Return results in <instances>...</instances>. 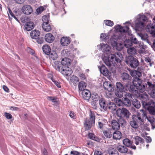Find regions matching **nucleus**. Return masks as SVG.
Segmentation results:
<instances>
[{
	"label": "nucleus",
	"mask_w": 155,
	"mask_h": 155,
	"mask_svg": "<svg viewBox=\"0 0 155 155\" xmlns=\"http://www.w3.org/2000/svg\"><path fill=\"white\" fill-rule=\"evenodd\" d=\"M67 58L63 59L61 62L58 61L54 62V67L56 70L60 72L64 75L70 76L72 74V71L70 68V62Z\"/></svg>",
	"instance_id": "nucleus-1"
},
{
	"label": "nucleus",
	"mask_w": 155,
	"mask_h": 155,
	"mask_svg": "<svg viewBox=\"0 0 155 155\" xmlns=\"http://www.w3.org/2000/svg\"><path fill=\"white\" fill-rule=\"evenodd\" d=\"M131 82L126 84V90L128 89L129 91L131 92H137L138 91L141 93H143L145 90V86L142 84V81L138 78H133L132 84Z\"/></svg>",
	"instance_id": "nucleus-2"
},
{
	"label": "nucleus",
	"mask_w": 155,
	"mask_h": 155,
	"mask_svg": "<svg viewBox=\"0 0 155 155\" xmlns=\"http://www.w3.org/2000/svg\"><path fill=\"white\" fill-rule=\"evenodd\" d=\"M123 59L122 54L120 53H117L115 54H111L109 55L108 57L104 56L103 58V60L105 64L110 68L111 66L114 64L113 61L115 60L117 63H120Z\"/></svg>",
	"instance_id": "nucleus-3"
},
{
	"label": "nucleus",
	"mask_w": 155,
	"mask_h": 155,
	"mask_svg": "<svg viewBox=\"0 0 155 155\" xmlns=\"http://www.w3.org/2000/svg\"><path fill=\"white\" fill-rule=\"evenodd\" d=\"M89 118H86L84 123L86 130H89L95 124V115L94 112L90 110Z\"/></svg>",
	"instance_id": "nucleus-4"
},
{
	"label": "nucleus",
	"mask_w": 155,
	"mask_h": 155,
	"mask_svg": "<svg viewBox=\"0 0 155 155\" xmlns=\"http://www.w3.org/2000/svg\"><path fill=\"white\" fill-rule=\"evenodd\" d=\"M116 114L119 117L124 118L128 120L131 115V113L125 108H119L116 111Z\"/></svg>",
	"instance_id": "nucleus-5"
},
{
	"label": "nucleus",
	"mask_w": 155,
	"mask_h": 155,
	"mask_svg": "<svg viewBox=\"0 0 155 155\" xmlns=\"http://www.w3.org/2000/svg\"><path fill=\"white\" fill-rule=\"evenodd\" d=\"M125 62L131 68H137L139 64V62L138 60L132 56H128L126 58Z\"/></svg>",
	"instance_id": "nucleus-6"
},
{
	"label": "nucleus",
	"mask_w": 155,
	"mask_h": 155,
	"mask_svg": "<svg viewBox=\"0 0 155 155\" xmlns=\"http://www.w3.org/2000/svg\"><path fill=\"white\" fill-rule=\"evenodd\" d=\"M147 20V18L144 15H142L138 18L135 23V29L137 30L140 28L144 27V23L143 22L146 21Z\"/></svg>",
	"instance_id": "nucleus-7"
},
{
	"label": "nucleus",
	"mask_w": 155,
	"mask_h": 155,
	"mask_svg": "<svg viewBox=\"0 0 155 155\" xmlns=\"http://www.w3.org/2000/svg\"><path fill=\"white\" fill-rule=\"evenodd\" d=\"M124 98L122 99L121 100L118 98H116L115 99V101L117 103H119V105L120 103H121L123 105L126 107L130 106L131 105V102L130 100L128 99L127 98L123 97Z\"/></svg>",
	"instance_id": "nucleus-8"
},
{
	"label": "nucleus",
	"mask_w": 155,
	"mask_h": 155,
	"mask_svg": "<svg viewBox=\"0 0 155 155\" xmlns=\"http://www.w3.org/2000/svg\"><path fill=\"white\" fill-rule=\"evenodd\" d=\"M21 11L22 12L26 15H29L33 12L32 8L29 5H25L23 6L22 8Z\"/></svg>",
	"instance_id": "nucleus-9"
},
{
	"label": "nucleus",
	"mask_w": 155,
	"mask_h": 155,
	"mask_svg": "<svg viewBox=\"0 0 155 155\" xmlns=\"http://www.w3.org/2000/svg\"><path fill=\"white\" fill-rule=\"evenodd\" d=\"M109 102L106 101L104 98H103L99 100V103L100 107L104 110H107Z\"/></svg>",
	"instance_id": "nucleus-10"
},
{
	"label": "nucleus",
	"mask_w": 155,
	"mask_h": 155,
	"mask_svg": "<svg viewBox=\"0 0 155 155\" xmlns=\"http://www.w3.org/2000/svg\"><path fill=\"white\" fill-rule=\"evenodd\" d=\"M98 128L100 129L103 130L107 125L108 122L106 119L101 118L98 120Z\"/></svg>",
	"instance_id": "nucleus-11"
},
{
	"label": "nucleus",
	"mask_w": 155,
	"mask_h": 155,
	"mask_svg": "<svg viewBox=\"0 0 155 155\" xmlns=\"http://www.w3.org/2000/svg\"><path fill=\"white\" fill-rule=\"evenodd\" d=\"M154 104L155 102L153 101H151L149 102V104L150 105L147 107V110L149 113L153 115H155V105L152 106L151 105H153Z\"/></svg>",
	"instance_id": "nucleus-12"
},
{
	"label": "nucleus",
	"mask_w": 155,
	"mask_h": 155,
	"mask_svg": "<svg viewBox=\"0 0 155 155\" xmlns=\"http://www.w3.org/2000/svg\"><path fill=\"white\" fill-rule=\"evenodd\" d=\"M121 78L123 81L128 83L130 82L132 80L131 76L125 72H123L121 74Z\"/></svg>",
	"instance_id": "nucleus-13"
},
{
	"label": "nucleus",
	"mask_w": 155,
	"mask_h": 155,
	"mask_svg": "<svg viewBox=\"0 0 155 155\" xmlns=\"http://www.w3.org/2000/svg\"><path fill=\"white\" fill-rule=\"evenodd\" d=\"M81 94L83 98L87 100H89L91 95L90 91L87 89L81 92Z\"/></svg>",
	"instance_id": "nucleus-14"
},
{
	"label": "nucleus",
	"mask_w": 155,
	"mask_h": 155,
	"mask_svg": "<svg viewBox=\"0 0 155 155\" xmlns=\"http://www.w3.org/2000/svg\"><path fill=\"white\" fill-rule=\"evenodd\" d=\"M101 73L105 76H109L110 73L106 67L105 65H103L101 66H98Z\"/></svg>",
	"instance_id": "nucleus-15"
},
{
	"label": "nucleus",
	"mask_w": 155,
	"mask_h": 155,
	"mask_svg": "<svg viewBox=\"0 0 155 155\" xmlns=\"http://www.w3.org/2000/svg\"><path fill=\"white\" fill-rule=\"evenodd\" d=\"M114 27L116 31L123 33H126V30L129 29V26H126L125 28H124L120 25L116 26Z\"/></svg>",
	"instance_id": "nucleus-16"
},
{
	"label": "nucleus",
	"mask_w": 155,
	"mask_h": 155,
	"mask_svg": "<svg viewBox=\"0 0 155 155\" xmlns=\"http://www.w3.org/2000/svg\"><path fill=\"white\" fill-rule=\"evenodd\" d=\"M71 38L69 37H63L60 40L61 44L63 46H67L70 42Z\"/></svg>",
	"instance_id": "nucleus-17"
},
{
	"label": "nucleus",
	"mask_w": 155,
	"mask_h": 155,
	"mask_svg": "<svg viewBox=\"0 0 155 155\" xmlns=\"http://www.w3.org/2000/svg\"><path fill=\"white\" fill-rule=\"evenodd\" d=\"M101 48L102 51L106 54H108L110 52V48L107 44H103L101 45Z\"/></svg>",
	"instance_id": "nucleus-18"
},
{
	"label": "nucleus",
	"mask_w": 155,
	"mask_h": 155,
	"mask_svg": "<svg viewBox=\"0 0 155 155\" xmlns=\"http://www.w3.org/2000/svg\"><path fill=\"white\" fill-rule=\"evenodd\" d=\"M34 27V24L33 22L29 21L26 22L24 25L25 29L27 31H30Z\"/></svg>",
	"instance_id": "nucleus-19"
},
{
	"label": "nucleus",
	"mask_w": 155,
	"mask_h": 155,
	"mask_svg": "<svg viewBox=\"0 0 155 155\" xmlns=\"http://www.w3.org/2000/svg\"><path fill=\"white\" fill-rule=\"evenodd\" d=\"M45 41L49 43L52 42L54 39V37L53 35L51 33L46 34L45 37Z\"/></svg>",
	"instance_id": "nucleus-20"
},
{
	"label": "nucleus",
	"mask_w": 155,
	"mask_h": 155,
	"mask_svg": "<svg viewBox=\"0 0 155 155\" xmlns=\"http://www.w3.org/2000/svg\"><path fill=\"white\" fill-rule=\"evenodd\" d=\"M117 150L120 153H127L128 150L126 147L120 145L117 146Z\"/></svg>",
	"instance_id": "nucleus-21"
},
{
	"label": "nucleus",
	"mask_w": 155,
	"mask_h": 155,
	"mask_svg": "<svg viewBox=\"0 0 155 155\" xmlns=\"http://www.w3.org/2000/svg\"><path fill=\"white\" fill-rule=\"evenodd\" d=\"M40 34V32L38 30H34L31 32L30 35L32 38L35 39L38 38Z\"/></svg>",
	"instance_id": "nucleus-22"
},
{
	"label": "nucleus",
	"mask_w": 155,
	"mask_h": 155,
	"mask_svg": "<svg viewBox=\"0 0 155 155\" xmlns=\"http://www.w3.org/2000/svg\"><path fill=\"white\" fill-rule=\"evenodd\" d=\"M42 49L44 53L47 55L49 54L51 51L50 46L47 45H44L42 47Z\"/></svg>",
	"instance_id": "nucleus-23"
},
{
	"label": "nucleus",
	"mask_w": 155,
	"mask_h": 155,
	"mask_svg": "<svg viewBox=\"0 0 155 155\" xmlns=\"http://www.w3.org/2000/svg\"><path fill=\"white\" fill-rule=\"evenodd\" d=\"M42 26L43 30L47 32L49 31L51 29V26L48 22L43 23L42 24Z\"/></svg>",
	"instance_id": "nucleus-24"
},
{
	"label": "nucleus",
	"mask_w": 155,
	"mask_h": 155,
	"mask_svg": "<svg viewBox=\"0 0 155 155\" xmlns=\"http://www.w3.org/2000/svg\"><path fill=\"white\" fill-rule=\"evenodd\" d=\"M113 137L115 140H119L122 137V134L119 131H116L113 132Z\"/></svg>",
	"instance_id": "nucleus-25"
},
{
	"label": "nucleus",
	"mask_w": 155,
	"mask_h": 155,
	"mask_svg": "<svg viewBox=\"0 0 155 155\" xmlns=\"http://www.w3.org/2000/svg\"><path fill=\"white\" fill-rule=\"evenodd\" d=\"M109 155H118V151L112 147H110L107 150Z\"/></svg>",
	"instance_id": "nucleus-26"
},
{
	"label": "nucleus",
	"mask_w": 155,
	"mask_h": 155,
	"mask_svg": "<svg viewBox=\"0 0 155 155\" xmlns=\"http://www.w3.org/2000/svg\"><path fill=\"white\" fill-rule=\"evenodd\" d=\"M111 125L113 130H119L120 129V125L116 120H113L112 121Z\"/></svg>",
	"instance_id": "nucleus-27"
},
{
	"label": "nucleus",
	"mask_w": 155,
	"mask_h": 155,
	"mask_svg": "<svg viewBox=\"0 0 155 155\" xmlns=\"http://www.w3.org/2000/svg\"><path fill=\"white\" fill-rule=\"evenodd\" d=\"M103 134L107 138H110L112 136L113 131L111 129L104 130L103 131Z\"/></svg>",
	"instance_id": "nucleus-28"
},
{
	"label": "nucleus",
	"mask_w": 155,
	"mask_h": 155,
	"mask_svg": "<svg viewBox=\"0 0 155 155\" xmlns=\"http://www.w3.org/2000/svg\"><path fill=\"white\" fill-rule=\"evenodd\" d=\"M78 87L79 91H82L85 90L87 86V84L86 83L83 81H81L78 83Z\"/></svg>",
	"instance_id": "nucleus-29"
},
{
	"label": "nucleus",
	"mask_w": 155,
	"mask_h": 155,
	"mask_svg": "<svg viewBox=\"0 0 155 155\" xmlns=\"http://www.w3.org/2000/svg\"><path fill=\"white\" fill-rule=\"evenodd\" d=\"M132 104L133 106L137 109L139 108L141 106L140 101L136 99H133L132 101Z\"/></svg>",
	"instance_id": "nucleus-30"
},
{
	"label": "nucleus",
	"mask_w": 155,
	"mask_h": 155,
	"mask_svg": "<svg viewBox=\"0 0 155 155\" xmlns=\"http://www.w3.org/2000/svg\"><path fill=\"white\" fill-rule=\"evenodd\" d=\"M116 88L117 90L125 91L126 90V87H125L120 82H117L116 83Z\"/></svg>",
	"instance_id": "nucleus-31"
},
{
	"label": "nucleus",
	"mask_w": 155,
	"mask_h": 155,
	"mask_svg": "<svg viewBox=\"0 0 155 155\" xmlns=\"http://www.w3.org/2000/svg\"><path fill=\"white\" fill-rule=\"evenodd\" d=\"M48 55L51 60H56L58 57L56 52L54 51H51Z\"/></svg>",
	"instance_id": "nucleus-32"
},
{
	"label": "nucleus",
	"mask_w": 155,
	"mask_h": 155,
	"mask_svg": "<svg viewBox=\"0 0 155 155\" xmlns=\"http://www.w3.org/2000/svg\"><path fill=\"white\" fill-rule=\"evenodd\" d=\"M108 108L109 110L114 111L116 110L117 106L114 103L110 102L108 103Z\"/></svg>",
	"instance_id": "nucleus-33"
},
{
	"label": "nucleus",
	"mask_w": 155,
	"mask_h": 155,
	"mask_svg": "<svg viewBox=\"0 0 155 155\" xmlns=\"http://www.w3.org/2000/svg\"><path fill=\"white\" fill-rule=\"evenodd\" d=\"M135 144L136 145H138L139 143L143 144L144 142V140L143 138L139 136H137L135 137Z\"/></svg>",
	"instance_id": "nucleus-34"
},
{
	"label": "nucleus",
	"mask_w": 155,
	"mask_h": 155,
	"mask_svg": "<svg viewBox=\"0 0 155 155\" xmlns=\"http://www.w3.org/2000/svg\"><path fill=\"white\" fill-rule=\"evenodd\" d=\"M132 142L128 139L126 138L123 141V144L126 147H129L132 145Z\"/></svg>",
	"instance_id": "nucleus-35"
},
{
	"label": "nucleus",
	"mask_w": 155,
	"mask_h": 155,
	"mask_svg": "<svg viewBox=\"0 0 155 155\" xmlns=\"http://www.w3.org/2000/svg\"><path fill=\"white\" fill-rule=\"evenodd\" d=\"M91 97L92 101L97 102L99 100V96L96 93H93L91 94Z\"/></svg>",
	"instance_id": "nucleus-36"
},
{
	"label": "nucleus",
	"mask_w": 155,
	"mask_h": 155,
	"mask_svg": "<svg viewBox=\"0 0 155 155\" xmlns=\"http://www.w3.org/2000/svg\"><path fill=\"white\" fill-rule=\"evenodd\" d=\"M124 46L126 48H129L132 45L131 39H126L124 42Z\"/></svg>",
	"instance_id": "nucleus-37"
},
{
	"label": "nucleus",
	"mask_w": 155,
	"mask_h": 155,
	"mask_svg": "<svg viewBox=\"0 0 155 155\" xmlns=\"http://www.w3.org/2000/svg\"><path fill=\"white\" fill-rule=\"evenodd\" d=\"M139 36L141 37V39L142 40L146 41H148V36L147 34H143L142 33H139L138 34Z\"/></svg>",
	"instance_id": "nucleus-38"
},
{
	"label": "nucleus",
	"mask_w": 155,
	"mask_h": 155,
	"mask_svg": "<svg viewBox=\"0 0 155 155\" xmlns=\"http://www.w3.org/2000/svg\"><path fill=\"white\" fill-rule=\"evenodd\" d=\"M125 118L119 117V118L117 119V122L118 124H120V126H124L125 125L126 123V121L125 120Z\"/></svg>",
	"instance_id": "nucleus-39"
},
{
	"label": "nucleus",
	"mask_w": 155,
	"mask_h": 155,
	"mask_svg": "<svg viewBox=\"0 0 155 155\" xmlns=\"http://www.w3.org/2000/svg\"><path fill=\"white\" fill-rule=\"evenodd\" d=\"M124 91H125L117 90H116L115 91V94L117 97L121 98L123 96V92Z\"/></svg>",
	"instance_id": "nucleus-40"
},
{
	"label": "nucleus",
	"mask_w": 155,
	"mask_h": 155,
	"mask_svg": "<svg viewBox=\"0 0 155 155\" xmlns=\"http://www.w3.org/2000/svg\"><path fill=\"white\" fill-rule=\"evenodd\" d=\"M71 81L74 85L76 84H78L79 82V78L76 76H74L72 78V79H71Z\"/></svg>",
	"instance_id": "nucleus-41"
},
{
	"label": "nucleus",
	"mask_w": 155,
	"mask_h": 155,
	"mask_svg": "<svg viewBox=\"0 0 155 155\" xmlns=\"http://www.w3.org/2000/svg\"><path fill=\"white\" fill-rule=\"evenodd\" d=\"M153 23L152 24H150L147 25V27L148 29L151 28L155 29V16L153 19Z\"/></svg>",
	"instance_id": "nucleus-42"
},
{
	"label": "nucleus",
	"mask_w": 155,
	"mask_h": 155,
	"mask_svg": "<svg viewBox=\"0 0 155 155\" xmlns=\"http://www.w3.org/2000/svg\"><path fill=\"white\" fill-rule=\"evenodd\" d=\"M42 20L43 21V23H45L48 22H49V16L48 15H46L42 16Z\"/></svg>",
	"instance_id": "nucleus-43"
},
{
	"label": "nucleus",
	"mask_w": 155,
	"mask_h": 155,
	"mask_svg": "<svg viewBox=\"0 0 155 155\" xmlns=\"http://www.w3.org/2000/svg\"><path fill=\"white\" fill-rule=\"evenodd\" d=\"M130 126L134 129H137L138 128V126L137 122L130 121Z\"/></svg>",
	"instance_id": "nucleus-44"
},
{
	"label": "nucleus",
	"mask_w": 155,
	"mask_h": 155,
	"mask_svg": "<svg viewBox=\"0 0 155 155\" xmlns=\"http://www.w3.org/2000/svg\"><path fill=\"white\" fill-rule=\"evenodd\" d=\"M124 45L121 43H117V45L115 48L118 51H121L124 48Z\"/></svg>",
	"instance_id": "nucleus-45"
},
{
	"label": "nucleus",
	"mask_w": 155,
	"mask_h": 155,
	"mask_svg": "<svg viewBox=\"0 0 155 155\" xmlns=\"http://www.w3.org/2000/svg\"><path fill=\"white\" fill-rule=\"evenodd\" d=\"M104 22L106 25L108 26H112L114 25L113 21L110 20H105L104 21Z\"/></svg>",
	"instance_id": "nucleus-46"
},
{
	"label": "nucleus",
	"mask_w": 155,
	"mask_h": 155,
	"mask_svg": "<svg viewBox=\"0 0 155 155\" xmlns=\"http://www.w3.org/2000/svg\"><path fill=\"white\" fill-rule=\"evenodd\" d=\"M141 68L139 67H138L137 70L136 71V74L137 76V77L139 78L140 76H141V73L140 72L141 71Z\"/></svg>",
	"instance_id": "nucleus-47"
},
{
	"label": "nucleus",
	"mask_w": 155,
	"mask_h": 155,
	"mask_svg": "<svg viewBox=\"0 0 155 155\" xmlns=\"http://www.w3.org/2000/svg\"><path fill=\"white\" fill-rule=\"evenodd\" d=\"M45 9L44 7L41 6L37 8L36 12L38 14H40Z\"/></svg>",
	"instance_id": "nucleus-48"
},
{
	"label": "nucleus",
	"mask_w": 155,
	"mask_h": 155,
	"mask_svg": "<svg viewBox=\"0 0 155 155\" xmlns=\"http://www.w3.org/2000/svg\"><path fill=\"white\" fill-rule=\"evenodd\" d=\"M111 83L110 82L108 81H105L103 83V86L104 89L105 90H107V89H108L109 86L110 85Z\"/></svg>",
	"instance_id": "nucleus-49"
},
{
	"label": "nucleus",
	"mask_w": 155,
	"mask_h": 155,
	"mask_svg": "<svg viewBox=\"0 0 155 155\" xmlns=\"http://www.w3.org/2000/svg\"><path fill=\"white\" fill-rule=\"evenodd\" d=\"M35 39L36 40V41L38 44H41L44 41V38L42 37H39V36L38 37V38Z\"/></svg>",
	"instance_id": "nucleus-50"
},
{
	"label": "nucleus",
	"mask_w": 155,
	"mask_h": 155,
	"mask_svg": "<svg viewBox=\"0 0 155 155\" xmlns=\"http://www.w3.org/2000/svg\"><path fill=\"white\" fill-rule=\"evenodd\" d=\"M135 50L134 48H129L127 50V53L129 54L134 53L135 52Z\"/></svg>",
	"instance_id": "nucleus-51"
},
{
	"label": "nucleus",
	"mask_w": 155,
	"mask_h": 155,
	"mask_svg": "<svg viewBox=\"0 0 155 155\" xmlns=\"http://www.w3.org/2000/svg\"><path fill=\"white\" fill-rule=\"evenodd\" d=\"M28 18L25 16H22L20 18V20L22 23H26L27 22V19Z\"/></svg>",
	"instance_id": "nucleus-52"
},
{
	"label": "nucleus",
	"mask_w": 155,
	"mask_h": 155,
	"mask_svg": "<svg viewBox=\"0 0 155 155\" xmlns=\"http://www.w3.org/2000/svg\"><path fill=\"white\" fill-rule=\"evenodd\" d=\"M51 79L52 81L54 83V84L57 86L58 87L60 88L61 87L60 83L58 82L57 81L55 80L53 78H51Z\"/></svg>",
	"instance_id": "nucleus-53"
},
{
	"label": "nucleus",
	"mask_w": 155,
	"mask_h": 155,
	"mask_svg": "<svg viewBox=\"0 0 155 155\" xmlns=\"http://www.w3.org/2000/svg\"><path fill=\"white\" fill-rule=\"evenodd\" d=\"M48 99L49 101H51L53 103H55L57 102L56 99L54 97H52L51 96L48 97Z\"/></svg>",
	"instance_id": "nucleus-54"
},
{
	"label": "nucleus",
	"mask_w": 155,
	"mask_h": 155,
	"mask_svg": "<svg viewBox=\"0 0 155 155\" xmlns=\"http://www.w3.org/2000/svg\"><path fill=\"white\" fill-rule=\"evenodd\" d=\"M109 87H108V89H107V90L108 91L110 92H112L114 91V88L113 85L110 84V85Z\"/></svg>",
	"instance_id": "nucleus-55"
},
{
	"label": "nucleus",
	"mask_w": 155,
	"mask_h": 155,
	"mask_svg": "<svg viewBox=\"0 0 155 155\" xmlns=\"http://www.w3.org/2000/svg\"><path fill=\"white\" fill-rule=\"evenodd\" d=\"M133 37H131L130 38V39L131 41H132V44L134 43V44H137L138 42V41L137 40V38H133Z\"/></svg>",
	"instance_id": "nucleus-56"
},
{
	"label": "nucleus",
	"mask_w": 155,
	"mask_h": 155,
	"mask_svg": "<svg viewBox=\"0 0 155 155\" xmlns=\"http://www.w3.org/2000/svg\"><path fill=\"white\" fill-rule=\"evenodd\" d=\"M97 102H95V101H92L91 102V105L92 108L94 109H96L97 108V105L96 104Z\"/></svg>",
	"instance_id": "nucleus-57"
},
{
	"label": "nucleus",
	"mask_w": 155,
	"mask_h": 155,
	"mask_svg": "<svg viewBox=\"0 0 155 155\" xmlns=\"http://www.w3.org/2000/svg\"><path fill=\"white\" fill-rule=\"evenodd\" d=\"M4 115L8 119H11L12 117V115L8 113L5 112L4 113Z\"/></svg>",
	"instance_id": "nucleus-58"
},
{
	"label": "nucleus",
	"mask_w": 155,
	"mask_h": 155,
	"mask_svg": "<svg viewBox=\"0 0 155 155\" xmlns=\"http://www.w3.org/2000/svg\"><path fill=\"white\" fill-rule=\"evenodd\" d=\"M110 41L111 43V44L114 47H116V46L117 45V42L116 40H114L112 39H110Z\"/></svg>",
	"instance_id": "nucleus-59"
},
{
	"label": "nucleus",
	"mask_w": 155,
	"mask_h": 155,
	"mask_svg": "<svg viewBox=\"0 0 155 155\" xmlns=\"http://www.w3.org/2000/svg\"><path fill=\"white\" fill-rule=\"evenodd\" d=\"M103 154L101 151L95 150L94 151V155H102Z\"/></svg>",
	"instance_id": "nucleus-60"
},
{
	"label": "nucleus",
	"mask_w": 155,
	"mask_h": 155,
	"mask_svg": "<svg viewBox=\"0 0 155 155\" xmlns=\"http://www.w3.org/2000/svg\"><path fill=\"white\" fill-rule=\"evenodd\" d=\"M70 154L73 155H81V153L80 152L75 150L71 151Z\"/></svg>",
	"instance_id": "nucleus-61"
},
{
	"label": "nucleus",
	"mask_w": 155,
	"mask_h": 155,
	"mask_svg": "<svg viewBox=\"0 0 155 155\" xmlns=\"http://www.w3.org/2000/svg\"><path fill=\"white\" fill-rule=\"evenodd\" d=\"M79 76L80 78L82 81L86 79V77L84 74L83 73H80L79 74Z\"/></svg>",
	"instance_id": "nucleus-62"
},
{
	"label": "nucleus",
	"mask_w": 155,
	"mask_h": 155,
	"mask_svg": "<svg viewBox=\"0 0 155 155\" xmlns=\"http://www.w3.org/2000/svg\"><path fill=\"white\" fill-rule=\"evenodd\" d=\"M124 97L127 98L128 99H130L131 100L132 98V95L131 94L129 93H127L125 95Z\"/></svg>",
	"instance_id": "nucleus-63"
},
{
	"label": "nucleus",
	"mask_w": 155,
	"mask_h": 155,
	"mask_svg": "<svg viewBox=\"0 0 155 155\" xmlns=\"http://www.w3.org/2000/svg\"><path fill=\"white\" fill-rule=\"evenodd\" d=\"M147 85L148 86L149 88H153L154 87L155 85L152 83L151 82L148 81L147 82Z\"/></svg>",
	"instance_id": "nucleus-64"
}]
</instances>
